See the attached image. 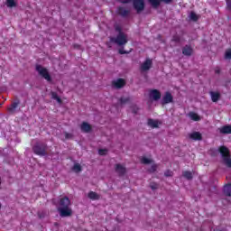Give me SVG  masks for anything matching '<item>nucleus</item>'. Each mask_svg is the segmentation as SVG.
<instances>
[{"instance_id":"obj_17","label":"nucleus","mask_w":231,"mask_h":231,"mask_svg":"<svg viewBox=\"0 0 231 231\" xmlns=\"http://www.w3.org/2000/svg\"><path fill=\"white\" fill-rule=\"evenodd\" d=\"M189 117L190 118V120H193L194 122H199V120H201V116H199V115L194 112H190L189 114Z\"/></svg>"},{"instance_id":"obj_22","label":"nucleus","mask_w":231,"mask_h":231,"mask_svg":"<svg viewBox=\"0 0 231 231\" xmlns=\"http://www.w3.org/2000/svg\"><path fill=\"white\" fill-rule=\"evenodd\" d=\"M224 194L231 196V184H227L224 187Z\"/></svg>"},{"instance_id":"obj_6","label":"nucleus","mask_w":231,"mask_h":231,"mask_svg":"<svg viewBox=\"0 0 231 231\" xmlns=\"http://www.w3.org/2000/svg\"><path fill=\"white\" fill-rule=\"evenodd\" d=\"M115 171L119 176H124V174H125V172L127 171V170L125 169V165L120 163L116 164Z\"/></svg>"},{"instance_id":"obj_4","label":"nucleus","mask_w":231,"mask_h":231,"mask_svg":"<svg viewBox=\"0 0 231 231\" xmlns=\"http://www.w3.org/2000/svg\"><path fill=\"white\" fill-rule=\"evenodd\" d=\"M36 71L38 72L39 76L42 77V79L47 80V82H51V76L50 75V71H48V69L41 65H37Z\"/></svg>"},{"instance_id":"obj_5","label":"nucleus","mask_w":231,"mask_h":231,"mask_svg":"<svg viewBox=\"0 0 231 231\" xmlns=\"http://www.w3.org/2000/svg\"><path fill=\"white\" fill-rule=\"evenodd\" d=\"M111 42H116V44H118V46H124L125 44H127V35L124 32H119V34L117 35V37L115 38H111Z\"/></svg>"},{"instance_id":"obj_21","label":"nucleus","mask_w":231,"mask_h":231,"mask_svg":"<svg viewBox=\"0 0 231 231\" xmlns=\"http://www.w3.org/2000/svg\"><path fill=\"white\" fill-rule=\"evenodd\" d=\"M6 6L8 8H14V6H17V3H15V0H7Z\"/></svg>"},{"instance_id":"obj_1","label":"nucleus","mask_w":231,"mask_h":231,"mask_svg":"<svg viewBox=\"0 0 231 231\" xmlns=\"http://www.w3.org/2000/svg\"><path fill=\"white\" fill-rule=\"evenodd\" d=\"M58 211L61 217H69L73 216V209H71V200L68 197H63L60 199Z\"/></svg>"},{"instance_id":"obj_39","label":"nucleus","mask_w":231,"mask_h":231,"mask_svg":"<svg viewBox=\"0 0 231 231\" xmlns=\"http://www.w3.org/2000/svg\"><path fill=\"white\" fill-rule=\"evenodd\" d=\"M216 73H219V70H216Z\"/></svg>"},{"instance_id":"obj_16","label":"nucleus","mask_w":231,"mask_h":231,"mask_svg":"<svg viewBox=\"0 0 231 231\" xmlns=\"http://www.w3.org/2000/svg\"><path fill=\"white\" fill-rule=\"evenodd\" d=\"M171 102H172V95L167 92L162 97V104H171Z\"/></svg>"},{"instance_id":"obj_19","label":"nucleus","mask_w":231,"mask_h":231,"mask_svg":"<svg viewBox=\"0 0 231 231\" xmlns=\"http://www.w3.org/2000/svg\"><path fill=\"white\" fill-rule=\"evenodd\" d=\"M189 137L191 140H201V134H199V132H193L189 134Z\"/></svg>"},{"instance_id":"obj_23","label":"nucleus","mask_w":231,"mask_h":231,"mask_svg":"<svg viewBox=\"0 0 231 231\" xmlns=\"http://www.w3.org/2000/svg\"><path fill=\"white\" fill-rule=\"evenodd\" d=\"M73 172H80L82 171V166L79 163H75L72 167Z\"/></svg>"},{"instance_id":"obj_36","label":"nucleus","mask_w":231,"mask_h":231,"mask_svg":"<svg viewBox=\"0 0 231 231\" xmlns=\"http://www.w3.org/2000/svg\"><path fill=\"white\" fill-rule=\"evenodd\" d=\"M226 5L228 8H231V0H226Z\"/></svg>"},{"instance_id":"obj_28","label":"nucleus","mask_w":231,"mask_h":231,"mask_svg":"<svg viewBox=\"0 0 231 231\" xmlns=\"http://www.w3.org/2000/svg\"><path fill=\"white\" fill-rule=\"evenodd\" d=\"M225 59H227V60L231 59V50L230 49L226 51Z\"/></svg>"},{"instance_id":"obj_30","label":"nucleus","mask_w":231,"mask_h":231,"mask_svg":"<svg viewBox=\"0 0 231 231\" xmlns=\"http://www.w3.org/2000/svg\"><path fill=\"white\" fill-rule=\"evenodd\" d=\"M118 14H120V15H126L127 14V11H125L124 8H119L118 10Z\"/></svg>"},{"instance_id":"obj_7","label":"nucleus","mask_w":231,"mask_h":231,"mask_svg":"<svg viewBox=\"0 0 231 231\" xmlns=\"http://www.w3.org/2000/svg\"><path fill=\"white\" fill-rule=\"evenodd\" d=\"M145 6L143 0H134V7L137 12H142Z\"/></svg>"},{"instance_id":"obj_27","label":"nucleus","mask_w":231,"mask_h":231,"mask_svg":"<svg viewBox=\"0 0 231 231\" xmlns=\"http://www.w3.org/2000/svg\"><path fill=\"white\" fill-rule=\"evenodd\" d=\"M183 177L186 178L187 180H192V172L184 171L183 172Z\"/></svg>"},{"instance_id":"obj_14","label":"nucleus","mask_w":231,"mask_h":231,"mask_svg":"<svg viewBox=\"0 0 231 231\" xmlns=\"http://www.w3.org/2000/svg\"><path fill=\"white\" fill-rule=\"evenodd\" d=\"M218 131L222 134H231V125H225L220 128H218Z\"/></svg>"},{"instance_id":"obj_35","label":"nucleus","mask_w":231,"mask_h":231,"mask_svg":"<svg viewBox=\"0 0 231 231\" xmlns=\"http://www.w3.org/2000/svg\"><path fill=\"white\" fill-rule=\"evenodd\" d=\"M151 189H152V190H154V189H158V185L157 184H152Z\"/></svg>"},{"instance_id":"obj_13","label":"nucleus","mask_w":231,"mask_h":231,"mask_svg":"<svg viewBox=\"0 0 231 231\" xmlns=\"http://www.w3.org/2000/svg\"><path fill=\"white\" fill-rule=\"evenodd\" d=\"M82 133H89L91 131V125L88 123L83 122L80 125Z\"/></svg>"},{"instance_id":"obj_37","label":"nucleus","mask_w":231,"mask_h":231,"mask_svg":"<svg viewBox=\"0 0 231 231\" xmlns=\"http://www.w3.org/2000/svg\"><path fill=\"white\" fill-rule=\"evenodd\" d=\"M120 1V3H129V1H131V0H119Z\"/></svg>"},{"instance_id":"obj_9","label":"nucleus","mask_w":231,"mask_h":231,"mask_svg":"<svg viewBox=\"0 0 231 231\" xmlns=\"http://www.w3.org/2000/svg\"><path fill=\"white\" fill-rule=\"evenodd\" d=\"M33 152H35V154H38V156H44V154H46V149L44 147H41V145L36 144L33 147Z\"/></svg>"},{"instance_id":"obj_24","label":"nucleus","mask_w":231,"mask_h":231,"mask_svg":"<svg viewBox=\"0 0 231 231\" xmlns=\"http://www.w3.org/2000/svg\"><path fill=\"white\" fill-rule=\"evenodd\" d=\"M51 98H53V100H56L58 102V104H62V99H60V97H59L57 93L52 92L51 93Z\"/></svg>"},{"instance_id":"obj_2","label":"nucleus","mask_w":231,"mask_h":231,"mask_svg":"<svg viewBox=\"0 0 231 231\" xmlns=\"http://www.w3.org/2000/svg\"><path fill=\"white\" fill-rule=\"evenodd\" d=\"M219 152L222 156L225 165H226V167H231V157L228 148L222 146L219 148Z\"/></svg>"},{"instance_id":"obj_20","label":"nucleus","mask_w":231,"mask_h":231,"mask_svg":"<svg viewBox=\"0 0 231 231\" xmlns=\"http://www.w3.org/2000/svg\"><path fill=\"white\" fill-rule=\"evenodd\" d=\"M192 52H193V51L190 48V46H185L183 48V51H182L183 55L190 56V55H192Z\"/></svg>"},{"instance_id":"obj_29","label":"nucleus","mask_w":231,"mask_h":231,"mask_svg":"<svg viewBox=\"0 0 231 231\" xmlns=\"http://www.w3.org/2000/svg\"><path fill=\"white\" fill-rule=\"evenodd\" d=\"M98 154H100V156H105V154H107V149H100Z\"/></svg>"},{"instance_id":"obj_40","label":"nucleus","mask_w":231,"mask_h":231,"mask_svg":"<svg viewBox=\"0 0 231 231\" xmlns=\"http://www.w3.org/2000/svg\"><path fill=\"white\" fill-rule=\"evenodd\" d=\"M0 184H1V179H0Z\"/></svg>"},{"instance_id":"obj_18","label":"nucleus","mask_w":231,"mask_h":231,"mask_svg":"<svg viewBox=\"0 0 231 231\" xmlns=\"http://www.w3.org/2000/svg\"><path fill=\"white\" fill-rule=\"evenodd\" d=\"M88 197L89 198V199H92L94 201L100 199V196L97 192H94V191L88 192Z\"/></svg>"},{"instance_id":"obj_12","label":"nucleus","mask_w":231,"mask_h":231,"mask_svg":"<svg viewBox=\"0 0 231 231\" xmlns=\"http://www.w3.org/2000/svg\"><path fill=\"white\" fill-rule=\"evenodd\" d=\"M148 125L152 129H156L157 127H160V125H162V122L158 120L149 119Z\"/></svg>"},{"instance_id":"obj_26","label":"nucleus","mask_w":231,"mask_h":231,"mask_svg":"<svg viewBox=\"0 0 231 231\" xmlns=\"http://www.w3.org/2000/svg\"><path fill=\"white\" fill-rule=\"evenodd\" d=\"M189 19L191 21H198V19H199V15L196 14V13H190Z\"/></svg>"},{"instance_id":"obj_3","label":"nucleus","mask_w":231,"mask_h":231,"mask_svg":"<svg viewBox=\"0 0 231 231\" xmlns=\"http://www.w3.org/2000/svg\"><path fill=\"white\" fill-rule=\"evenodd\" d=\"M140 162L144 165L150 166V168H148V171L150 172H155L156 169H158V165L154 163V161H152V159H151L150 157L143 156L140 158Z\"/></svg>"},{"instance_id":"obj_33","label":"nucleus","mask_w":231,"mask_h":231,"mask_svg":"<svg viewBox=\"0 0 231 231\" xmlns=\"http://www.w3.org/2000/svg\"><path fill=\"white\" fill-rule=\"evenodd\" d=\"M73 135L71 134L65 133V138L68 140L69 138H72Z\"/></svg>"},{"instance_id":"obj_32","label":"nucleus","mask_w":231,"mask_h":231,"mask_svg":"<svg viewBox=\"0 0 231 231\" xmlns=\"http://www.w3.org/2000/svg\"><path fill=\"white\" fill-rule=\"evenodd\" d=\"M164 174H165V176H167V177H171V176H172V171H167Z\"/></svg>"},{"instance_id":"obj_10","label":"nucleus","mask_w":231,"mask_h":231,"mask_svg":"<svg viewBox=\"0 0 231 231\" xmlns=\"http://www.w3.org/2000/svg\"><path fill=\"white\" fill-rule=\"evenodd\" d=\"M150 98H152V100H160V98H162V93L156 89L151 90Z\"/></svg>"},{"instance_id":"obj_8","label":"nucleus","mask_w":231,"mask_h":231,"mask_svg":"<svg viewBox=\"0 0 231 231\" xmlns=\"http://www.w3.org/2000/svg\"><path fill=\"white\" fill-rule=\"evenodd\" d=\"M152 67V60H146L143 64L141 65V71H149L151 68Z\"/></svg>"},{"instance_id":"obj_38","label":"nucleus","mask_w":231,"mask_h":231,"mask_svg":"<svg viewBox=\"0 0 231 231\" xmlns=\"http://www.w3.org/2000/svg\"><path fill=\"white\" fill-rule=\"evenodd\" d=\"M164 3H171L172 0H162Z\"/></svg>"},{"instance_id":"obj_25","label":"nucleus","mask_w":231,"mask_h":231,"mask_svg":"<svg viewBox=\"0 0 231 231\" xmlns=\"http://www.w3.org/2000/svg\"><path fill=\"white\" fill-rule=\"evenodd\" d=\"M149 3L152 5V6H159L160 3H162V0H148Z\"/></svg>"},{"instance_id":"obj_34","label":"nucleus","mask_w":231,"mask_h":231,"mask_svg":"<svg viewBox=\"0 0 231 231\" xmlns=\"http://www.w3.org/2000/svg\"><path fill=\"white\" fill-rule=\"evenodd\" d=\"M119 53H121V55H124L125 53H129V51H124V49H120Z\"/></svg>"},{"instance_id":"obj_11","label":"nucleus","mask_w":231,"mask_h":231,"mask_svg":"<svg viewBox=\"0 0 231 231\" xmlns=\"http://www.w3.org/2000/svg\"><path fill=\"white\" fill-rule=\"evenodd\" d=\"M114 88H116V89H120V88H124L125 86V80L122 79H118L113 81Z\"/></svg>"},{"instance_id":"obj_31","label":"nucleus","mask_w":231,"mask_h":231,"mask_svg":"<svg viewBox=\"0 0 231 231\" xmlns=\"http://www.w3.org/2000/svg\"><path fill=\"white\" fill-rule=\"evenodd\" d=\"M15 107H17V103H14L9 108V111H11V113H14V111L15 110Z\"/></svg>"},{"instance_id":"obj_15","label":"nucleus","mask_w":231,"mask_h":231,"mask_svg":"<svg viewBox=\"0 0 231 231\" xmlns=\"http://www.w3.org/2000/svg\"><path fill=\"white\" fill-rule=\"evenodd\" d=\"M210 97H211L212 102H217V100L221 98V94L217 91H212L210 92Z\"/></svg>"}]
</instances>
